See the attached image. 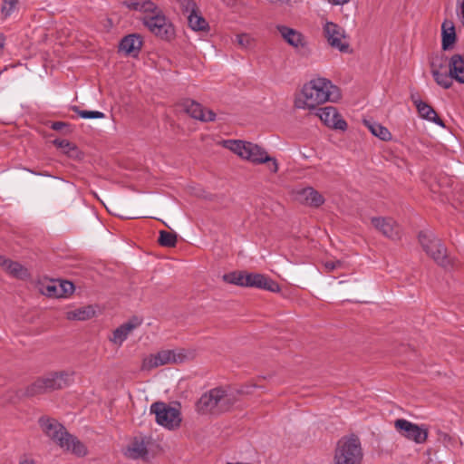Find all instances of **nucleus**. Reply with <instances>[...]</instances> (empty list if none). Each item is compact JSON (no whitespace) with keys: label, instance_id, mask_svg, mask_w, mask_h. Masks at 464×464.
<instances>
[{"label":"nucleus","instance_id":"1","mask_svg":"<svg viewBox=\"0 0 464 464\" xmlns=\"http://www.w3.org/2000/svg\"><path fill=\"white\" fill-rule=\"evenodd\" d=\"M342 98V91L337 85L325 77L317 76L306 82L295 93L294 106L311 112L327 102L338 103Z\"/></svg>","mask_w":464,"mask_h":464},{"label":"nucleus","instance_id":"2","mask_svg":"<svg viewBox=\"0 0 464 464\" xmlns=\"http://www.w3.org/2000/svg\"><path fill=\"white\" fill-rule=\"evenodd\" d=\"M42 431L62 450L78 457H84L88 450L86 446L76 437L70 434L56 420L43 417L39 420Z\"/></svg>","mask_w":464,"mask_h":464},{"label":"nucleus","instance_id":"3","mask_svg":"<svg viewBox=\"0 0 464 464\" xmlns=\"http://www.w3.org/2000/svg\"><path fill=\"white\" fill-rule=\"evenodd\" d=\"M223 280L228 284L244 287H256L273 293L280 291L279 285L265 275L258 273H246L245 271H234L223 276Z\"/></svg>","mask_w":464,"mask_h":464},{"label":"nucleus","instance_id":"4","mask_svg":"<svg viewBox=\"0 0 464 464\" xmlns=\"http://www.w3.org/2000/svg\"><path fill=\"white\" fill-rule=\"evenodd\" d=\"M235 402L233 395L221 388H215L204 393L198 401L197 408L202 414L218 413L227 411Z\"/></svg>","mask_w":464,"mask_h":464},{"label":"nucleus","instance_id":"5","mask_svg":"<svg viewBox=\"0 0 464 464\" xmlns=\"http://www.w3.org/2000/svg\"><path fill=\"white\" fill-rule=\"evenodd\" d=\"M150 411L155 415L156 422L169 430H177L181 425L182 416L179 404L157 401L150 405Z\"/></svg>","mask_w":464,"mask_h":464},{"label":"nucleus","instance_id":"6","mask_svg":"<svg viewBox=\"0 0 464 464\" xmlns=\"http://www.w3.org/2000/svg\"><path fill=\"white\" fill-rule=\"evenodd\" d=\"M363 453L361 442L356 437L342 438L336 446L334 464H361Z\"/></svg>","mask_w":464,"mask_h":464},{"label":"nucleus","instance_id":"7","mask_svg":"<svg viewBox=\"0 0 464 464\" xmlns=\"http://www.w3.org/2000/svg\"><path fill=\"white\" fill-rule=\"evenodd\" d=\"M191 353L184 349L162 350L144 357L141 369L150 371L169 363H180L191 357Z\"/></svg>","mask_w":464,"mask_h":464},{"label":"nucleus","instance_id":"8","mask_svg":"<svg viewBox=\"0 0 464 464\" xmlns=\"http://www.w3.org/2000/svg\"><path fill=\"white\" fill-rule=\"evenodd\" d=\"M222 145L242 160H248L253 164H262L263 156L266 152L256 144L240 140H227L222 142Z\"/></svg>","mask_w":464,"mask_h":464},{"label":"nucleus","instance_id":"9","mask_svg":"<svg viewBox=\"0 0 464 464\" xmlns=\"http://www.w3.org/2000/svg\"><path fill=\"white\" fill-rule=\"evenodd\" d=\"M419 241L424 251L440 266L447 267L450 265V259L446 248L433 233L422 231L419 234Z\"/></svg>","mask_w":464,"mask_h":464},{"label":"nucleus","instance_id":"10","mask_svg":"<svg viewBox=\"0 0 464 464\" xmlns=\"http://www.w3.org/2000/svg\"><path fill=\"white\" fill-rule=\"evenodd\" d=\"M72 380V374L66 372H53L36 380L27 390L28 394L35 395L49 391L62 389Z\"/></svg>","mask_w":464,"mask_h":464},{"label":"nucleus","instance_id":"11","mask_svg":"<svg viewBox=\"0 0 464 464\" xmlns=\"http://www.w3.org/2000/svg\"><path fill=\"white\" fill-rule=\"evenodd\" d=\"M142 21L144 25L156 36L169 39L174 34L173 25L161 9L150 16H143Z\"/></svg>","mask_w":464,"mask_h":464},{"label":"nucleus","instance_id":"12","mask_svg":"<svg viewBox=\"0 0 464 464\" xmlns=\"http://www.w3.org/2000/svg\"><path fill=\"white\" fill-rule=\"evenodd\" d=\"M394 427L402 437L417 444H423L428 439L429 429L424 424L418 425L405 419H398L394 421Z\"/></svg>","mask_w":464,"mask_h":464},{"label":"nucleus","instance_id":"13","mask_svg":"<svg viewBox=\"0 0 464 464\" xmlns=\"http://www.w3.org/2000/svg\"><path fill=\"white\" fill-rule=\"evenodd\" d=\"M324 37L329 45L341 53H349L350 44L347 40L345 30L339 24L326 21L323 25Z\"/></svg>","mask_w":464,"mask_h":464},{"label":"nucleus","instance_id":"14","mask_svg":"<svg viewBox=\"0 0 464 464\" xmlns=\"http://www.w3.org/2000/svg\"><path fill=\"white\" fill-rule=\"evenodd\" d=\"M38 289L44 295L53 298H63L72 295L74 285L66 280H44L38 285Z\"/></svg>","mask_w":464,"mask_h":464},{"label":"nucleus","instance_id":"15","mask_svg":"<svg viewBox=\"0 0 464 464\" xmlns=\"http://www.w3.org/2000/svg\"><path fill=\"white\" fill-rule=\"evenodd\" d=\"M314 111L321 122L327 128L343 131L347 130V122L343 119L335 107H319Z\"/></svg>","mask_w":464,"mask_h":464},{"label":"nucleus","instance_id":"16","mask_svg":"<svg viewBox=\"0 0 464 464\" xmlns=\"http://www.w3.org/2000/svg\"><path fill=\"white\" fill-rule=\"evenodd\" d=\"M293 198L304 206L318 208L324 203V198L312 187L299 188L292 191Z\"/></svg>","mask_w":464,"mask_h":464},{"label":"nucleus","instance_id":"17","mask_svg":"<svg viewBox=\"0 0 464 464\" xmlns=\"http://www.w3.org/2000/svg\"><path fill=\"white\" fill-rule=\"evenodd\" d=\"M182 110L190 117L201 121H213L216 119L214 111L205 109L201 104L192 100H185L180 104Z\"/></svg>","mask_w":464,"mask_h":464},{"label":"nucleus","instance_id":"18","mask_svg":"<svg viewBox=\"0 0 464 464\" xmlns=\"http://www.w3.org/2000/svg\"><path fill=\"white\" fill-rule=\"evenodd\" d=\"M141 323L142 320L140 318L132 317L113 331L110 337V341L113 344L121 346L127 340L130 334L141 324Z\"/></svg>","mask_w":464,"mask_h":464},{"label":"nucleus","instance_id":"19","mask_svg":"<svg viewBox=\"0 0 464 464\" xmlns=\"http://www.w3.org/2000/svg\"><path fill=\"white\" fill-rule=\"evenodd\" d=\"M371 222L384 237L393 240L400 237V227L392 218L378 217L372 218Z\"/></svg>","mask_w":464,"mask_h":464},{"label":"nucleus","instance_id":"20","mask_svg":"<svg viewBox=\"0 0 464 464\" xmlns=\"http://www.w3.org/2000/svg\"><path fill=\"white\" fill-rule=\"evenodd\" d=\"M0 266L9 276L14 278L24 280L29 278L30 276V273L25 266L4 256H0Z\"/></svg>","mask_w":464,"mask_h":464},{"label":"nucleus","instance_id":"21","mask_svg":"<svg viewBox=\"0 0 464 464\" xmlns=\"http://www.w3.org/2000/svg\"><path fill=\"white\" fill-rule=\"evenodd\" d=\"M123 5L130 10L141 13L143 16H150L160 9L151 0H130L123 2Z\"/></svg>","mask_w":464,"mask_h":464},{"label":"nucleus","instance_id":"22","mask_svg":"<svg viewBox=\"0 0 464 464\" xmlns=\"http://www.w3.org/2000/svg\"><path fill=\"white\" fill-rule=\"evenodd\" d=\"M276 28L280 33L281 36L288 44L295 48L304 46L305 40L304 35L300 32L293 28L287 27L285 25H277Z\"/></svg>","mask_w":464,"mask_h":464},{"label":"nucleus","instance_id":"23","mask_svg":"<svg viewBox=\"0 0 464 464\" xmlns=\"http://www.w3.org/2000/svg\"><path fill=\"white\" fill-rule=\"evenodd\" d=\"M142 41L137 34L125 36L120 44V51L123 53L136 57L141 48Z\"/></svg>","mask_w":464,"mask_h":464},{"label":"nucleus","instance_id":"24","mask_svg":"<svg viewBox=\"0 0 464 464\" xmlns=\"http://www.w3.org/2000/svg\"><path fill=\"white\" fill-rule=\"evenodd\" d=\"M413 102L418 110L420 116L429 121H432L435 124L444 127L443 121L437 115V112L428 103L420 101V99H413Z\"/></svg>","mask_w":464,"mask_h":464},{"label":"nucleus","instance_id":"25","mask_svg":"<svg viewBox=\"0 0 464 464\" xmlns=\"http://www.w3.org/2000/svg\"><path fill=\"white\" fill-rule=\"evenodd\" d=\"M450 76L459 83H464V58L454 54L449 62Z\"/></svg>","mask_w":464,"mask_h":464},{"label":"nucleus","instance_id":"26","mask_svg":"<svg viewBox=\"0 0 464 464\" xmlns=\"http://www.w3.org/2000/svg\"><path fill=\"white\" fill-rule=\"evenodd\" d=\"M96 314L97 309L95 306L85 305L67 311L65 316L68 320L85 321L94 317Z\"/></svg>","mask_w":464,"mask_h":464},{"label":"nucleus","instance_id":"27","mask_svg":"<svg viewBox=\"0 0 464 464\" xmlns=\"http://www.w3.org/2000/svg\"><path fill=\"white\" fill-rule=\"evenodd\" d=\"M148 453L147 446L143 440H134L126 448L125 456L132 459H138L140 458H144Z\"/></svg>","mask_w":464,"mask_h":464},{"label":"nucleus","instance_id":"28","mask_svg":"<svg viewBox=\"0 0 464 464\" xmlns=\"http://www.w3.org/2000/svg\"><path fill=\"white\" fill-rule=\"evenodd\" d=\"M363 124L367 127L372 135L378 137L380 140L384 141L392 140V133L386 127L382 126V124L369 120H364Z\"/></svg>","mask_w":464,"mask_h":464},{"label":"nucleus","instance_id":"29","mask_svg":"<svg viewBox=\"0 0 464 464\" xmlns=\"http://www.w3.org/2000/svg\"><path fill=\"white\" fill-rule=\"evenodd\" d=\"M456 40V34L453 24L450 21H444L442 24V48L449 50Z\"/></svg>","mask_w":464,"mask_h":464},{"label":"nucleus","instance_id":"30","mask_svg":"<svg viewBox=\"0 0 464 464\" xmlns=\"http://www.w3.org/2000/svg\"><path fill=\"white\" fill-rule=\"evenodd\" d=\"M53 144L71 158L80 159L82 157L78 148L67 140H54Z\"/></svg>","mask_w":464,"mask_h":464},{"label":"nucleus","instance_id":"31","mask_svg":"<svg viewBox=\"0 0 464 464\" xmlns=\"http://www.w3.org/2000/svg\"><path fill=\"white\" fill-rule=\"evenodd\" d=\"M188 21L194 31H206L208 27V22L196 10L188 14Z\"/></svg>","mask_w":464,"mask_h":464},{"label":"nucleus","instance_id":"32","mask_svg":"<svg viewBox=\"0 0 464 464\" xmlns=\"http://www.w3.org/2000/svg\"><path fill=\"white\" fill-rule=\"evenodd\" d=\"M432 75H433L436 82L439 85H440L441 87H443L445 89H449L450 87H451V85H452L451 79L452 78L450 76V73L447 74L444 72H440L438 70L432 69Z\"/></svg>","mask_w":464,"mask_h":464},{"label":"nucleus","instance_id":"33","mask_svg":"<svg viewBox=\"0 0 464 464\" xmlns=\"http://www.w3.org/2000/svg\"><path fill=\"white\" fill-rule=\"evenodd\" d=\"M159 243L163 246H174L177 243V235L165 230H161L160 232Z\"/></svg>","mask_w":464,"mask_h":464},{"label":"nucleus","instance_id":"34","mask_svg":"<svg viewBox=\"0 0 464 464\" xmlns=\"http://www.w3.org/2000/svg\"><path fill=\"white\" fill-rule=\"evenodd\" d=\"M237 44L243 49L253 47L255 39L248 34H239L236 36Z\"/></svg>","mask_w":464,"mask_h":464},{"label":"nucleus","instance_id":"35","mask_svg":"<svg viewBox=\"0 0 464 464\" xmlns=\"http://www.w3.org/2000/svg\"><path fill=\"white\" fill-rule=\"evenodd\" d=\"M262 164H266L267 170L271 173H276L278 171L277 160L275 158L270 157L267 152L263 156Z\"/></svg>","mask_w":464,"mask_h":464},{"label":"nucleus","instance_id":"36","mask_svg":"<svg viewBox=\"0 0 464 464\" xmlns=\"http://www.w3.org/2000/svg\"><path fill=\"white\" fill-rule=\"evenodd\" d=\"M17 0H4L2 5V14L5 17L9 16L15 9Z\"/></svg>","mask_w":464,"mask_h":464},{"label":"nucleus","instance_id":"37","mask_svg":"<svg viewBox=\"0 0 464 464\" xmlns=\"http://www.w3.org/2000/svg\"><path fill=\"white\" fill-rule=\"evenodd\" d=\"M78 115L82 119H102L104 118V113L98 111H76Z\"/></svg>","mask_w":464,"mask_h":464},{"label":"nucleus","instance_id":"38","mask_svg":"<svg viewBox=\"0 0 464 464\" xmlns=\"http://www.w3.org/2000/svg\"><path fill=\"white\" fill-rule=\"evenodd\" d=\"M177 3L182 11L188 14L196 10V4L193 0H177Z\"/></svg>","mask_w":464,"mask_h":464},{"label":"nucleus","instance_id":"39","mask_svg":"<svg viewBox=\"0 0 464 464\" xmlns=\"http://www.w3.org/2000/svg\"><path fill=\"white\" fill-rule=\"evenodd\" d=\"M323 266L327 272H332L336 269L343 268V263L341 260H326L323 262Z\"/></svg>","mask_w":464,"mask_h":464},{"label":"nucleus","instance_id":"40","mask_svg":"<svg viewBox=\"0 0 464 464\" xmlns=\"http://www.w3.org/2000/svg\"><path fill=\"white\" fill-rule=\"evenodd\" d=\"M458 15L459 16L462 24H464V0H458Z\"/></svg>","mask_w":464,"mask_h":464},{"label":"nucleus","instance_id":"41","mask_svg":"<svg viewBox=\"0 0 464 464\" xmlns=\"http://www.w3.org/2000/svg\"><path fill=\"white\" fill-rule=\"evenodd\" d=\"M333 6H343L351 2V0H326Z\"/></svg>","mask_w":464,"mask_h":464},{"label":"nucleus","instance_id":"42","mask_svg":"<svg viewBox=\"0 0 464 464\" xmlns=\"http://www.w3.org/2000/svg\"><path fill=\"white\" fill-rule=\"evenodd\" d=\"M19 464H35V461L28 457H24L20 459Z\"/></svg>","mask_w":464,"mask_h":464},{"label":"nucleus","instance_id":"43","mask_svg":"<svg viewBox=\"0 0 464 464\" xmlns=\"http://www.w3.org/2000/svg\"><path fill=\"white\" fill-rule=\"evenodd\" d=\"M5 45V37L3 34H0V53H2Z\"/></svg>","mask_w":464,"mask_h":464},{"label":"nucleus","instance_id":"44","mask_svg":"<svg viewBox=\"0 0 464 464\" xmlns=\"http://www.w3.org/2000/svg\"><path fill=\"white\" fill-rule=\"evenodd\" d=\"M63 125H64V123H63V122H55V123H53V128L54 130H61Z\"/></svg>","mask_w":464,"mask_h":464}]
</instances>
